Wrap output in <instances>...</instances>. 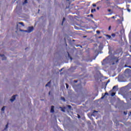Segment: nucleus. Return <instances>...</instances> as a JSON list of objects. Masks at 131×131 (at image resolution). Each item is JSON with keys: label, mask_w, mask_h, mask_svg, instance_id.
<instances>
[{"label": "nucleus", "mask_w": 131, "mask_h": 131, "mask_svg": "<svg viewBox=\"0 0 131 131\" xmlns=\"http://www.w3.org/2000/svg\"><path fill=\"white\" fill-rule=\"evenodd\" d=\"M28 31H29V33L32 32L33 31V27H30L28 28Z\"/></svg>", "instance_id": "nucleus-1"}, {"label": "nucleus", "mask_w": 131, "mask_h": 131, "mask_svg": "<svg viewBox=\"0 0 131 131\" xmlns=\"http://www.w3.org/2000/svg\"><path fill=\"white\" fill-rule=\"evenodd\" d=\"M15 100V95H14L13 96H12L11 100H10L11 102L14 101Z\"/></svg>", "instance_id": "nucleus-2"}, {"label": "nucleus", "mask_w": 131, "mask_h": 131, "mask_svg": "<svg viewBox=\"0 0 131 131\" xmlns=\"http://www.w3.org/2000/svg\"><path fill=\"white\" fill-rule=\"evenodd\" d=\"M51 113H54V106H51Z\"/></svg>", "instance_id": "nucleus-3"}, {"label": "nucleus", "mask_w": 131, "mask_h": 131, "mask_svg": "<svg viewBox=\"0 0 131 131\" xmlns=\"http://www.w3.org/2000/svg\"><path fill=\"white\" fill-rule=\"evenodd\" d=\"M98 113V111H94V112H93V113L92 114H91V116H96V115L94 114V113Z\"/></svg>", "instance_id": "nucleus-4"}, {"label": "nucleus", "mask_w": 131, "mask_h": 131, "mask_svg": "<svg viewBox=\"0 0 131 131\" xmlns=\"http://www.w3.org/2000/svg\"><path fill=\"white\" fill-rule=\"evenodd\" d=\"M50 84H51V81H49V82L47 83V84H46V87L49 86L50 85Z\"/></svg>", "instance_id": "nucleus-5"}, {"label": "nucleus", "mask_w": 131, "mask_h": 131, "mask_svg": "<svg viewBox=\"0 0 131 131\" xmlns=\"http://www.w3.org/2000/svg\"><path fill=\"white\" fill-rule=\"evenodd\" d=\"M18 24L21 25L23 27H25V25L24 23H18Z\"/></svg>", "instance_id": "nucleus-6"}, {"label": "nucleus", "mask_w": 131, "mask_h": 131, "mask_svg": "<svg viewBox=\"0 0 131 131\" xmlns=\"http://www.w3.org/2000/svg\"><path fill=\"white\" fill-rule=\"evenodd\" d=\"M67 107L69 108V109H72V106L70 105H68Z\"/></svg>", "instance_id": "nucleus-7"}, {"label": "nucleus", "mask_w": 131, "mask_h": 131, "mask_svg": "<svg viewBox=\"0 0 131 131\" xmlns=\"http://www.w3.org/2000/svg\"><path fill=\"white\" fill-rule=\"evenodd\" d=\"M59 108L61 109V112H65V111L62 107H59Z\"/></svg>", "instance_id": "nucleus-8"}, {"label": "nucleus", "mask_w": 131, "mask_h": 131, "mask_svg": "<svg viewBox=\"0 0 131 131\" xmlns=\"http://www.w3.org/2000/svg\"><path fill=\"white\" fill-rule=\"evenodd\" d=\"M96 9H91V13H94V12H96Z\"/></svg>", "instance_id": "nucleus-9"}, {"label": "nucleus", "mask_w": 131, "mask_h": 131, "mask_svg": "<svg viewBox=\"0 0 131 131\" xmlns=\"http://www.w3.org/2000/svg\"><path fill=\"white\" fill-rule=\"evenodd\" d=\"M106 37H108V39H110L111 38H112V37L110 35H108V34L106 35Z\"/></svg>", "instance_id": "nucleus-10"}, {"label": "nucleus", "mask_w": 131, "mask_h": 131, "mask_svg": "<svg viewBox=\"0 0 131 131\" xmlns=\"http://www.w3.org/2000/svg\"><path fill=\"white\" fill-rule=\"evenodd\" d=\"M5 110V106H3V107L2 108V111H4Z\"/></svg>", "instance_id": "nucleus-11"}, {"label": "nucleus", "mask_w": 131, "mask_h": 131, "mask_svg": "<svg viewBox=\"0 0 131 131\" xmlns=\"http://www.w3.org/2000/svg\"><path fill=\"white\" fill-rule=\"evenodd\" d=\"M90 16L92 17V18L94 17V15L92 14H91L90 15H88V17H90Z\"/></svg>", "instance_id": "nucleus-12"}, {"label": "nucleus", "mask_w": 131, "mask_h": 131, "mask_svg": "<svg viewBox=\"0 0 131 131\" xmlns=\"http://www.w3.org/2000/svg\"><path fill=\"white\" fill-rule=\"evenodd\" d=\"M96 33H97V34H100V31L97 30V31H96Z\"/></svg>", "instance_id": "nucleus-13"}, {"label": "nucleus", "mask_w": 131, "mask_h": 131, "mask_svg": "<svg viewBox=\"0 0 131 131\" xmlns=\"http://www.w3.org/2000/svg\"><path fill=\"white\" fill-rule=\"evenodd\" d=\"M61 100H63V101L65 102V99L64 97H61Z\"/></svg>", "instance_id": "nucleus-14"}, {"label": "nucleus", "mask_w": 131, "mask_h": 131, "mask_svg": "<svg viewBox=\"0 0 131 131\" xmlns=\"http://www.w3.org/2000/svg\"><path fill=\"white\" fill-rule=\"evenodd\" d=\"M112 36L113 37H115L116 34H112Z\"/></svg>", "instance_id": "nucleus-15"}, {"label": "nucleus", "mask_w": 131, "mask_h": 131, "mask_svg": "<svg viewBox=\"0 0 131 131\" xmlns=\"http://www.w3.org/2000/svg\"><path fill=\"white\" fill-rule=\"evenodd\" d=\"M115 96V93H112V96L113 97V96Z\"/></svg>", "instance_id": "nucleus-16"}, {"label": "nucleus", "mask_w": 131, "mask_h": 131, "mask_svg": "<svg viewBox=\"0 0 131 131\" xmlns=\"http://www.w3.org/2000/svg\"><path fill=\"white\" fill-rule=\"evenodd\" d=\"M66 85L67 89H68V88H69V85L67 84V83H66Z\"/></svg>", "instance_id": "nucleus-17"}, {"label": "nucleus", "mask_w": 131, "mask_h": 131, "mask_svg": "<svg viewBox=\"0 0 131 131\" xmlns=\"http://www.w3.org/2000/svg\"><path fill=\"white\" fill-rule=\"evenodd\" d=\"M96 6V5L95 4H93V7H95Z\"/></svg>", "instance_id": "nucleus-18"}, {"label": "nucleus", "mask_w": 131, "mask_h": 131, "mask_svg": "<svg viewBox=\"0 0 131 131\" xmlns=\"http://www.w3.org/2000/svg\"><path fill=\"white\" fill-rule=\"evenodd\" d=\"M66 19L64 17L63 18V21H62V24L63 25V23L64 22V21H65Z\"/></svg>", "instance_id": "nucleus-19"}, {"label": "nucleus", "mask_w": 131, "mask_h": 131, "mask_svg": "<svg viewBox=\"0 0 131 131\" xmlns=\"http://www.w3.org/2000/svg\"><path fill=\"white\" fill-rule=\"evenodd\" d=\"M27 3V0H25V3H24V4H25Z\"/></svg>", "instance_id": "nucleus-20"}, {"label": "nucleus", "mask_w": 131, "mask_h": 131, "mask_svg": "<svg viewBox=\"0 0 131 131\" xmlns=\"http://www.w3.org/2000/svg\"><path fill=\"white\" fill-rule=\"evenodd\" d=\"M127 11H128V12H130L131 11V10L129 9H127Z\"/></svg>", "instance_id": "nucleus-21"}, {"label": "nucleus", "mask_w": 131, "mask_h": 131, "mask_svg": "<svg viewBox=\"0 0 131 131\" xmlns=\"http://www.w3.org/2000/svg\"><path fill=\"white\" fill-rule=\"evenodd\" d=\"M24 32H27V33H29V31L28 30H25V31H24Z\"/></svg>", "instance_id": "nucleus-22"}, {"label": "nucleus", "mask_w": 131, "mask_h": 131, "mask_svg": "<svg viewBox=\"0 0 131 131\" xmlns=\"http://www.w3.org/2000/svg\"><path fill=\"white\" fill-rule=\"evenodd\" d=\"M116 89V86H114L113 88V90H115Z\"/></svg>", "instance_id": "nucleus-23"}, {"label": "nucleus", "mask_w": 131, "mask_h": 131, "mask_svg": "<svg viewBox=\"0 0 131 131\" xmlns=\"http://www.w3.org/2000/svg\"><path fill=\"white\" fill-rule=\"evenodd\" d=\"M107 11H108V12H111L112 11V10H111V9H108Z\"/></svg>", "instance_id": "nucleus-24"}, {"label": "nucleus", "mask_w": 131, "mask_h": 131, "mask_svg": "<svg viewBox=\"0 0 131 131\" xmlns=\"http://www.w3.org/2000/svg\"><path fill=\"white\" fill-rule=\"evenodd\" d=\"M25 30H19V31H21V32H24Z\"/></svg>", "instance_id": "nucleus-25"}, {"label": "nucleus", "mask_w": 131, "mask_h": 131, "mask_svg": "<svg viewBox=\"0 0 131 131\" xmlns=\"http://www.w3.org/2000/svg\"><path fill=\"white\" fill-rule=\"evenodd\" d=\"M124 114L125 115H126L127 114V113L125 112H124Z\"/></svg>", "instance_id": "nucleus-26"}, {"label": "nucleus", "mask_w": 131, "mask_h": 131, "mask_svg": "<svg viewBox=\"0 0 131 131\" xmlns=\"http://www.w3.org/2000/svg\"><path fill=\"white\" fill-rule=\"evenodd\" d=\"M7 128H8V124H6V128H5V129H7Z\"/></svg>", "instance_id": "nucleus-27"}, {"label": "nucleus", "mask_w": 131, "mask_h": 131, "mask_svg": "<svg viewBox=\"0 0 131 131\" xmlns=\"http://www.w3.org/2000/svg\"><path fill=\"white\" fill-rule=\"evenodd\" d=\"M0 56L2 57H3L4 56V55L0 54Z\"/></svg>", "instance_id": "nucleus-28"}, {"label": "nucleus", "mask_w": 131, "mask_h": 131, "mask_svg": "<svg viewBox=\"0 0 131 131\" xmlns=\"http://www.w3.org/2000/svg\"><path fill=\"white\" fill-rule=\"evenodd\" d=\"M111 30V26H110L109 27H108V31H110Z\"/></svg>", "instance_id": "nucleus-29"}, {"label": "nucleus", "mask_w": 131, "mask_h": 131, "mask_svg": "<svg viewBox=\"0 0 131 131\" xmlns=\"http://www.w3.org/2000/svg\"><path fill=\"white\" fill-rule=\"evenodd\" d=\"M6 60V58L5 57L2 58V60Z\"/></svg>", "instance_id": "nucleus-30"}, {"label": "nucleus", "mask_w": 131, "mask_h": 131, "mask_svg": "<svg viewBox=\"0 0 131 131\" xmlns=\"http://www.w3.org/2000/svg\"><path fill=\"white\" fill-rule=\"evenodd\" d=\"M112 19H115V16H113V17H112Z\"/></svg>", "instance_id": "nucleus-31"}, {"label": "nucleus", "mask_w": 131, "mask_h": 131, "mask_svg": "<svg viewBox=\"0 0 131 131\" xmlns=\"http://www.w3.org/2000/svg\"><path fill=\"white\" fill-rule=\"evenodd\" d=\"M105 95H107V96H108V93H105Z\"/></svg>", "instance_id": "nucleus-32"}, {"label": "nucleus", "mask_w": 131, "mask_h": 131, "mask_svg": "<svg viewBox=\"0 0 131 131\" xmlns=\"http://www.w3.org/2000/svg\"><path fill=\"white\" fill-rule=\"evenodd\" d=\"M104 96H102V97H101V99H104Z\"/></svg>", "instance_id": "nucleus-33"}, {"label": "nucleus", "mask_w": 131, "mask_h": 131, "mask_svg": "<svg viewBox=\"0 0 131 131\" xmlns=\"http://www.w3.org/2000/svg\"><path fill=\"white\" fill-rule=\"evenodd\" d=\"M127 67H128V68L131 69V66H128Z\"/></svg>", "instance_id": "nucleus-34"}, {"label": "nucleus", "mask_w": 131, "mask_h": 131, "mask_svg": "<svg viewBox=\"0 0 131 131\" xmlns=\"http://www.w3.org/2000/svg\"><path fill=\"white\" fill-rule=\"evenodd\" d=\"M99 7H97V10H99Z\"/></svg>", "instance_id": "nucleus-35"}, {"label": "nucleus", "mask_w": 131, "mask_h": 131, "mask_svg": "<svg viewBox=\"0 0 131 131\" xmlns=\"http://www.w3.org/2000/svg\"><path fill=\"white\" fill-rule=\"evenodd\" d=\"M78 82V81H76V80H75L74 81V82H75V83H76V82Z\"/></svg>", "instance_id": "nucleus-36"}, {"label": "nucleus", "mask_w": 131, "mask_h": 131, "mask_svg": "<svg viewBox=\"0 0 131 131\" xmlns=\"http://www.w3.org/2000/svg\"><path fill=\"white\" fill-rule=\"evenodd\" d=\"M80 115H78V119H80Z\"/></svg>", "instance_id": "nucleus-37"}, {"label": "nucleus", "mask_w": 131, "mask_h": 131, "mask_svg": "<svg viewBox=\"0 0 131 131\" xmlns=\"http://www.w3.org/2000/svg\"><path fill=\"white\" fill-rule=\"evenodd\" d=\"M131 115V112H130V114H129V116Z\"/></svg>", "instance_id": "nucleus-38"}, {"label": "nucleus", "mask_w": 131, "mask_h": 131, "mask_svg": "<svg viewBox=\"0 0 131 131\" xmlns=\"http://www.w3.org/2000/svg\"><path fill=\"white\" fill-rule=\"evenodd\" d=\"M102 38V37H101V36L99 37V38Z\"/></svg>", "instance_id": "nucleus-39"}, {"label": "nucleus", "mask_w": 131, "mask_h": 131, "mask_svg": "<svg viewBox=\"0 0 131 131\" xmlns=\"http://www.w3.org/2000/svg\"><path fill=\"white\" fill-rule=\"evenodd\" d=\"M18 25H17V28H18Z\"/></svg>", "instance_id": "nucleus-40"}, {"label": "nucleus", "mask_w": 131, "mask_h": 131, "mask_svg": "<svg viewBox=\"0 0 131 131\" xmlns=\"http://www.w3.org/2000/svg\"><path fill=\"white\" fill-rule=\"evenodd\" d=\"M50 93H51V92H49V95H50Z\"/></svg>", "instance_id": "nucleus-41"}, {"label": "nucleus", "mask_w": 131, "mask_h": 131, "mask_svg": "<svg viewBox=\"0 0 131 131\" xmlns=\"http://www.w3.org/2000/svg\"><path fill=\"white\" fill-rule=\"evenodd\" d=\"M62 71V69H61L60 71Z\"/></svg>", "instance_id": "nucleus-42"}, {"label": "nucleus", "mask_w": 131, "mask_h": 131, "mask_svg": "<svg viewBox=\"0 0 131 131\" xmlns=\"http://www.w3.org/2000/svg\"><path fill=\"white\" fill-rule=\"evenodd\" d=\"M68 55H69V53H68Z\"/></svg>", "instance_id": "nucleus-43"}, {"label": "nucleus", "mask_w": 131, "mask_h": 131, "mask_svg": "<svg viewBox=\"0 0 131 131\" xmlns=\"http://www.w3.org/2000/svg\"><path fill=\"white\" fill-rule=\"evenodd\" d=\"M118 62V61H116V62Z\"/></svg>", "instance_id": "nucleus-44"}, {"label": "nucleus", "mask_w": 131, "mask_h": 131, "mask_svg": "<svg viewBox=\"0 0 131 131\" xmlns=\"http://www.w3.org/2000/svg\"><path fill=\"white\" fill-rule=\"evenodd\" d=\"M108 20H110V18H108Z\"/></svg>", "instance_id": "nucleus-45"}, {"label": "nucleus", "mask_w": 131, "mask_h": 131, "mask_svg": "<svg viewBox=\"0 0 131 131\" xmlns=\"http://www.w3.org/2000/svg\"><path fill=\"white\" fill-rule=\"evenodd\" d=\"M73 41H74V40H73Z\"/></svg>", "instance_id": "nucleus-46"}, {"label": "nucleus", "mask_w": 131, "mask_h": 131, "mask_svg": "<svg viewBox=\"0 0 131 131\" xmlns=\"http://www.w3.org/2000/svg\"><path fill=\"white\" fill-rule=\"evenodd\" d=\"M71 59H72V58H71Z\"/></svg>", "instance_id": "nucleus-47"}, {"label": "nucleus", "mask_w": 131, "mask_h": 131, "mask_svg": "<svg viewBox=\"0 0 131 131\" xmlns=\"http://www.w3.org/2000/svg\"><path fill=\"white\" fill-rule=\"evenodd\" d=\"M106 1H109V0H106Z\"/></svg>", "instance_id": "nucleus-48"}, {"label": "nucleus", "mask_w": 131, "mask_h": 131, "mask_svg": "<svg viewBox=\"0 0 131 131\" xmlns=\"http://www.w3.org/2000/svg\"><path fill=\"white\" fill-rule=\"evenodd\" d=\"M130 48H131V46H130Z\"/></svg>", "instance_id": "nucleus-49"}, {"label": "nucleus", "mask_w": 131, "mask_h": 131, "mask_svg": "<svg viewBox=\"0 0 131 131\" xmlns=\"http://www.w3.org/2000/svg\"><path fill=\"white\" fill-rule=\"evenodd\" d=\"M130 100H131V98H130Z\"/></svg>", "instance_id": "nucleus-50"}]
</instances>
